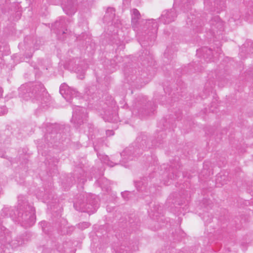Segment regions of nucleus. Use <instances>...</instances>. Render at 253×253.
I'll list each match as a JSON object with an SVG mask.
<instances>
[{
  "label": "nucleus",
  "mask_w": 253,
  "mask_h": 253,
  "mask_svg": "<svg viewBox=\"0 0 253 253\" xmlns=\"http://www.w3.org/2000/svg\"><path fill=\"white\" fill-rule=\"evenodd\" d=\"M7 112V109L5 106L0 107V115L5 114Z\"/></svg>",
  "instance_id": "obj_47"
},
{
  "label": "nucleus",
  "mask_w": 253,
  "mask_h": 253,
  "mask_svg": "<svg viewBox=\"0 0 253 253\" xmlns=\"http://www.w3.org/2000/svg\"><path fill=\"white\" fill-rule=\"evenodd\" d=\"M192 3V0H181L180 6L184 12H185L191 8Z\"/></svg>",
  "instance_id": "obj_34"
},
{
  "label": "nucleus",
  "mask_w": 253,
  "mask_h": 253,
  "mask_svg": "<svg viewBox=\"0 0 253 253\" xmlns=\"http://www.w3.org/2000/svg\"><path fill=\"white\" fill-rule=\"evenodd\" d=\"M18 202V208L15 211L4 208L2 210L1 216L8 217L9 215L13 220L21 223L26 227L32 226L36 221L34 208L26 201L22 203L19 199Z\"/></svg>",
  "instance_id": "obj_1"
},
{
  "label": "nucleus",
  "mask_w": 253,
  "mask_h": 253,
  "mask_svg": "<svg viewBox=\"0 0 253 253\" xmlns=\"http://www.w3.org/2000/svg\"><path fill=\"white\" fill-rule=\"evenodd\" d=\"M148 178L150 179V177H144L141 181H136L135 182V187L138 191H143L145 190L146 187L147 185V182L148 181Z\"/></svg>",
  "instance_id": "obj_29"
},
{
  "label": "nucleus",
  "mask_w": 253,
  "mask_h": 253,
  "mask_svg": "<svg viewBox=\"0 0 253 253\" xmlns=\"http://www.w3.org/2000/svg\"><path fill=\"white\" fill-rule=\"evenodd\" d=\"M223 180H225V175H223Z\"/></svg>",
  "instance_id": "obj_63"
},
{
  "label": "nucleus",
  "mask_w": 253,
  "mask_h": 253,
  "mask_svg": "<svg viewBox=\"0 0 253 253\" xmlns=\"http://www.w3.org/2000/svg\"><path fill=\"white\" fill-rule=\"evenodd\" d=\"M104 141V139L103 137H98L96 139V142H93V144L94 146V150L96 152H97L98 148H97V145H98L99 146L100 145H102Z\"/></svg>",
  "instance_id": "obj_38"
},
{
  "label": "nucleus",
  "mask_w": 253,
  "mask_h": 253,
  "mask_svg": "<svg viewBox=\"0 0 253 253\" xmlns=\"http://www.w3.org/2000/svg\"><path fill=\"white\" fill-rule=\"evenodd\" d=\"M177 51L176 47L173 46H168L164 52V56L168 59H171L175 57V52Z\"/></svg>",
  "instance_id": "obj_28"
},
{
  "label": "nucleus",
  "mask_w": 253,
  "mask_h": 253,
  "mask_svg": "<svg viewBox=\"0 0 253 253\" xmlns=\"http://www.w3.org/2000/svg\"><path fill=\"white\" fill-rule=\"evenodd\" d=\"M105 120L108 122L116 123L118 121V116L114 111L108 115L106 113Z\"/></svg>",
  "instance_id": "obj_33"
},
{
  "label": "nucleus",
  "mask_w": 253,
  "mask_h": 253,
  "mask_svg": "<svg viewBox=\"0 0 253 253\" xmlns=\"http://www.w3.org/2000/svg\"><path fill=\"white\" fill-rule=\"evenodd\" d=\"M90 225V224L88 222H83L82 223H80L78 225V227L81 229L84 230L85 228H87Z\"/></svg>",
  "instance_id": "obj_41"
},
{
  "label": "nucleus",
  "mask_w": 253,
  "mask_h": 253,
  "mask_svg": "<svg viewBox=\"0 0 253 253\" xmlns=\"http://www.w3.org/2000/svg\"><path fill=\"white\" fill-rule=\"evenodd\" d=\"M205 5L211 11L219 13L225 8L224 0H205Z\"/></svg>",
  "instance_id": "obj_13"
},
{
  "label": "nucleus",
  "mask_w": 253,
  "mask_h": 253,
  "mask_svg": "<svg viewBox=\"0 0 253 253\" xmlns=\"http://www.w3.org/2000/svg\"><path fill=\"white\" fill-rule=\"evenodd\" d=\"M19 96L25 100H31L33 102L41 103L42 106L48 102V95L45 92V88L41 83L25 84L18 89Z\"/></svg>",
  "instance_id": "obj_3"
},
{
  "label": "nucleus",
  "mask_w": 253,
  "mask_h": 253,
  "mask_svg": "<svg viewBox=\"0 0 253 253\" xmlns=\"http://www.w3.org/2000/svg\"><path fill=\"white\" fill-rule=\"evenodd\" d=\"M138 60L141 62L142 65L146 68L155 65L153 55L150 53V51L147 49L142 50L139 55Z\"/></svg>",
  "instance_id": "obj_15"
},
{
  "label": "nucleus",
  "mask_w": 253,
  "mask_h": 253,
  "mask_svg": "<svg viewBox=\"0 0 253 253\" xmlns=\"http://www.w3.org/2000/svg\"><path fill=\"white\" fill-rule=\"evenodd\" d=\"M134 111H137L139 114L142 115H149L152 112L153 108L152 107V102L147 101L145 97H138L133 106Z\"/></svg>",
  "instance_id": "obj_10"
},
{
  "label": "nucleus",
  "mask_w": 253,
  "mask_h": 253,
  "mask_svg": "<svg viewBox=\"0 0 253 253\" xmlns=\"http://www.w3.org/2000/svg\"><path fill=\"white\" fill-rule=\"evenodd\" d=\"M63 90V84H62L60 85V88H59V92L62 96H63V93L62 92Z\"/></svg>",
  "instance_id": "obj_53"
},
{
  "label": "nucleus",
  "mask_w": 253,
  "mask_h": 253,
  "mask_svg": "<svg viewBox=\"0 0 253 253\" xmlns=\"http://www.w3.org/2000/svg\"><path fill=\"white\" fill-rule=\"evenodd\" d=\"M150 207V211L148 212L150 213V216L156 220V222L159 223L161 221L163 222L165 219L163 215H161L162 207L158 204H156L155 203H150L149 204Z\"/></svg>",
  "instance_id": "obj_16"
},
{
  "label": "nucleus",
  "mask_w": 253,
  "mask_h": 253,
  "mask_svg": "<svg viewBox=\"0 0 253 253\" xmlns=\"http://www.w3.org/2000/svg\"><path fill=\"white\" fill-rule=\"evenodd\" d=\"M108 132H110V134H113V131L112 130H108L107 131H106V134L107 135H108Z\"/></svg>",
  "instance_id": "obj_57"
},
{
  "label": "nucleus",
  "mask_w": 253,
  "mask_h": 253,
  "mask_svg": "<svg viewBox=\"0 0 253 253\" xmlns=\"http://www.w3.org/2000/svg\"><path fill=\"white\" fill-rule=\"evenodd\" d=\"M224 184H226V181L223 182V183H221L222 185H224Z\"/></svg>",
  "instance_id": "obj_60"
},
{
  "label": "nucleus",
  "mask_w": 253,
  "mask_h": 253,
  "mask_svg": "<svg viewBox=\"0 0 253 253\" xmlns=\"http://www.w3.org/2000/svg\"><path fill=\"white\" fill-rule=\"evenodd\" d=\"M47 161L48 162L49 164H55L56 163L58 162V160L57 158H55L53 161L47 160Z\"/></svg>",
  "instance_id": "obj_51"
},
{
  "label": "nucleus",
  "mask_w": 253,
  "mask_h": 253,
  "mask_svg": "<svg viewBox=\"0 0 253 253\" xmlns=\"http://www.w3.org/2000/svg\"><path fill=\"white\" fill-rule=\"evenodd\" d=\"M140 17V14L139 11L135 8L133 9L131 13V23L134 29L137 28V23Z\"/></svg>",
  "instance_id": "obj_27"
},
{
  "label": "nucleus",
  "mask_w": 253,
  "mask_h": 253,
  "mask_svg": "<svg viewBox=\"0 0 253 253\" xmlns=\"http://www.w3.org/2000/svg\"><path fill=\"white\" fill-rule=\"evenodd\" d=\"M63 21L62 19L55 21L51 25V31L56 34L58 39H61L62 35L63 34Z\"/></svg>",
  "instance_id": "obj_22"
},
{
  "label": "nucleus",
  "mask_w": 253,
  "mask_h": 253,
  "mask_svg": "<svg viewBox=\"0 0 253 253\" xmlns=\"http://www.w3.org/2000/svg\"><path fill=\"white\" fill-rule=\"evenodd\" d=\"M166 136V132L163 130H160L158 132V136L157 138L155 139H152L151 141H154V142L157 143V146L158 144H160L163 143V140L165 138Z\"/></svg>",
  "instance_id": "obj_35"
},
{
  "label": "nucleus",
  "mask_w": 253,
  "mask_h": 253,
  "mask_svg": "<svg viewBox=\"0 0 253 253\" xmlns=\"http://www.w3.org/2000/svg\"><path fill=\"white\" fill-rule=\"evenodd\" d=\"M10 0H5V2L8 3Z\"/></svg>",
  "instance_id": "obj_62"
},
{
  "label": "nucleus",
  "mask_w": 253,
  "mask_h": 253,
  "mask_svg": "<svg viewBox=\"0 0 253 253\" xmlns=\"http://www.w3.org/2000/svg\"><path fill=\"white\" fill-rule=\"evenodd\" d=\"M202 204L205 207L209 206L211 208V200L207 199H204L203 200Z\"/></svg>",
  "instance_id": "obj_44"
},
{
  "label": "nucleus",
  "mask_w": 253,
  "mask_h": 253,
  "mask_svg": "<svg viewBox=\"0 0 253 253\" xmlns=\"http://www.w3.org/2000/svg\"><path fill=\"white\" fill-rule=\"evenodd\" d=\"M168 120L167 119H163L161 121L160 124L162 123L163 125L164 128L163 129H171L175 126V125L173 123V120H170L169 119H168Z\"/></svg>",
  "instance_id": "obj_32"
},
{
  "label": "nucleus",
  "mask_w": 253,
  "mask_h": 253,
  "mask_svg": "<svg viewBox=\"0 0 253 253\" xmlns=\"http://www.w3.org/2000/svg\"><path fill=\"white\" fill-rule=\"evenodd\" d=\"M87 127L88 129V137L89 139L93 140L96 138V134L98 135V131L94 127V126L92 124H88L87 125Z\"/></svg>",
  "instance_id": "obj_30"
},
{
  "label": "nucleus",
  "mask_w": 253,
  "mask_h": 253,
  "mask_svg": "<svg viewBox=\"0 0 253 253\" xmlns=\"http://www.w3.org/2000/svg\"><path fill=\"white\" fill-rule=\"evenodd\" d=\"M140 225L139 218L135 215L130 214L128 216L127 221L125 218H121L118 222L119 228L117 230L116 236L118 239H123L124 237L127 236L128 234L135 232L138 230ZM125 239H126L125 238Z\"/></svg>",
  "instance_id": "obj_5"
},
{
  "label": "nucleus",
  "mask_w": 253,
  "mask_h": 253,
  "mask_svg": "<svg viewBox=\"0 0 253 253\" xmlns=\"http://www.w3.org/2000/svg\"><path fill=\"white\" fill-rule=\"evenodd\" d=\"M157 143L151 141L147 134L140 133L136 137L133 145L126 148L122 152V156L125 160H133L142 154L145 151L155 147Z\"/></svg>",
  "instance_id": "obj_2"
},
{
  "label": "nucleus",
  "mask_w": 253,
  "mask_h": 253,
  "mask_svg": "<svg viewBox=\"0 0 253 253\" xmlns=\"http://www.w3.org/2000/svg\"><path fill=\"white\" fill-rule=\"evenodd\" d=\"M112 210V207H110L109 206H107V211L109 212H111Z\"/></svg>",
  "instance_id": "obj_56"
},
{
  "label": "nucleus",
  "mask_w": 253,
  "mask_h": 253,
  "mask_svg": "<svg viewBox=\"0 0 253 253\" xmlns=\"http://www.w3.org/2000/svg\"><path fill=\"white\" fill-rule=\"evenodd\" d=\"M121 153L120 155H116L111 156L112 160H110V158L108 156H105L104 160L107 161V164L109 165L110 167H113L115 165H119L121 164L123 165L125 163L128 162L129 161V160H125L123 158V157L122 156Z\"/></svg>",
  "instance_id": "obj_21"
},
{
  "label": "nucleus",
  "mask_w": 253,
  "mask_h": 253,
  "mask_svg": "<svg viewBox=\"0 0 253 253\" xmlns=\"http://www.w3.org/2000/svg\"><path fill=\"white\" fill-rule=\"evenodd\" d=\"M75 227L73 226H68L67 228L66 233L67 234H70L74 230Z\"/></svg>",
  "instance_id": "obj_48"
},
{
  "label": "nucleus",
  "mask_w": 253,
  "mask_h": 253,
  "mask_svg": "<svg viewBox=\"0 0 253 253\" xmlns=\"http://www.w3.org/2000/svg\"><path fill=\"white\" fill-rule=\"evenodd\" d=\"M73 175L74 176L72 178L67 177L66 179L68 186H71L73 182L76 181V179H77L79 182L82 184H84L86 181V173L84 169L82 166H77L76 167Z\"/></svg>",
  "instance_id": "obj_12"
},
{
  "label": "nucleus",
  "mask_w": 253,
  "mask_h": 253,
  "mask_svg": "<svg viewBox=\"0 0 253 253\" xmlns=\"http://www.w3.org/2000/svg\"><path fill=\"white\" fill-rule=\"evenodd\" d=\"M54 134L53 132H51V134L49 133V134H46L45 135L46 138L47 139V140H49V139H48L49 137H51V134Z\"/></svg>",
  "instance_id": "obj_54"
},
{
  "label": "nucleus",
  "mask_w": 253,
  "mask_h": 253,
  "mask_svg": "<svg viewBox=\"0 0 253 253\" xmlns=\"http://www.w3.org/2000/svg\"><path fill=\"white\" fill-rule=\"evenodd\" d=\"M131 0H123V4L125 8H128L130 4Z\"/></svg>",
  "instance_id": "obj_45"
},
{
  "label": "nucleus",
  "mask_w": 253,
  "mask_h": 253,
  "mask_svg": "<svg viewBox=\"0 0 253 253\" xmlns=\"http://www.w3.org/2000/svg\"><path fill=\"white\" fill-rule=\"evenodd\" d=\"M124 73L126 76H127L128 77L129 76H133V75H137V72L136 69L133 67H125Z\"/></svg>",
  "instance_id": "obj_36"
},
{
  "label": "nucleus",
  "mask_w": 253,
  "mask_h": 253,
  "mask_svg": "<svg viewBox=\"0 0 253 253\" xmlns=\"http://www.w3.org/2000/svg\"><path fill=\"white\" fill-rule=\"evenodd\" d=\"M222 177L221 175L218 176L216 178V181H219L220 182L222 180Z\"/></svg>",
  "instance_id": "obj_55"
},
{
  "label": "nucleus",
  "mask_w": 253,
  "mask_h": 253,
  "mask_svg": "<svg viewBox=\"0 0 253 253\" xmlns=\"http://www.w3.org/2000/svg\"><path fill=\"white\" fill-rule=\"evenodd\" d=\"M73 105L75 107L73 108L71 122L76 127H79L86 121L88 117L87 110L85 108L75 104Z\"/></svg>",
  "instance_id": "obj_9"
},
{
  "label": "nucleus",
  "mask_w": 253,
  "mask_h": 253,
  "mask_svg": "<svg viewBox=\"0 0 253 253\" xmlns=\"http://www.w3.org/2000/svg\"><path fill=\"white\" fill-rule=\"evenodd\" d=\"M157 99V98H155V101L156 102V100Z\"/></svg>",
  "instance_id": "obj_64"
},
{
  "label": "nucleus",
  "mask_w": 253,
  "mask_h": 253,
  "mask_svg": "<svg viewBox=\"0 0 253 253\" xmlns=\"http://www.w3.org/2000/svg\"><path fill=\"white\" fill-rule=\"evenodd\" d=\"M222 44L219 40H213V45L211 47L204 46L197 50V55L201 57L206 62H214L221 54Z\"/></svg>",
  "instance_id": "obj_7"
},
{
  "label": "nucleus",
  "mask_w": 253,
  "mask_h": 253,
  "mask_svg": "<svg viewBox=\"0 0 253 253\" xmlns=\"http://www.w3.org/2000/svg\"><path fill=\"white\" fill-rule=\"evenodd\" d=\"M177 14L174 8L165 10L163 12L160 20L164 24H169L174 21Z\"/></svg>",
  "instance_id": "obj_18"
},
{
  "label": "nucleus",
  "mask_w": 253,
  "mask_h": 253,
  "mask_svg": "<svg viewBox=\"0 0 253 253\" xmlns=\"http://www.w3.org/2000/svg\"><path fill=\"white\" fill-rule=\"evenodd\" d=\"M104 23L111 25H116L120 23V21L116 19L115 9L113 7H108L103 18Z\"/></svg>",
  "instance_id": "obj_20"
},
{
  "label": "nucleus",
  "mask_w": 253,
  "mask_h": 253,
  "mask_svg": "<svg viewBox=\"0 0 253 253\" xmlns=\"http://www.w3.org/2000/svg\"><path fill=\"white\" fill-rule=\"evenodd\" d=\"M87 68L88 65L84 61L78 58L70 59L64 64V69L80 74L81 79L84 78V74Z\"/></svg>",
  "instance_id": "obj_8"
},
{
  "label": "nucleus",
  "mask_w": 253,
  "mask_h": 253,
  "mask_svg": "<svg viewBox=\"0 0 253 253\" xmlns=\"http://www.w3.org/2000/svg\"><path fill=\"white\" fill-rule=\"evenodd\" d=\"M62 233V230L60 229L59 231V233H61V234Z\"/></svg>",
  "instance_id": "obj_61"
},
{
  "label": "nucleus",
  "mask_w": 253,
  "mask_h": 253,
  "mask_svg": "<svg viewBox=\"0 0 253 253\" xmlns=\"http://www.w3.org/2000/svg\"><path fill=\"white\" fill-rule=\"evenodd\" d=\"M170 199H169V201H170ZM169 203L171 202L174 205V206H175L176 205L181 206L183 204L182 201L177 202V201H175L174 202L172 200L171 202L169 201Z\"/></svg>",
  "instance_id": "obj_49"
},
{
  "label": "nucleus",
  "mask_w": 253,
  "mask_h": 253,
  "mask_svg": "<svg viewBox=\"0 0 253 253\" xmlns=\"http://www.w3.org/2000/svg\"><path fill=\"white\" fill-rule=\"evenodd\" d=\"M207 216L208 217V218L207 219H206V215H205L203 217V219H204L205 222L208 224V223H210L211 222L212 217H210L209 214L207 213Z\"/></svg>",
  "instance_id": "obj_46"
},
{
  "label": "nucleus",
  "mask_w": 253,
  "mask_h": 253,
  "mask_svg": "<svg viewBox=\"0 0 253 253\" xmlns=\"http://www.w3.org/2000/svg\"><path fill=\"white\" fill-rule=\"evenodd\" d=\"M180 168V166H178V168L176 167L175 169L172 167H169V173L168 175V178L170 179H176L179 177L181 172L179 169Z\"/></svg>",
  "instance_id": "obj_26"
},
{
  "label": "nucleus",
  "mask_w": 253,
  "mask_h": 253,
  "mask_svg": "<svg viewBox=\"0 0 253 253\" xmlns=\"http://www.w3.org/2000/svg\"><path fill=\"white\" fill-rule=\"evenodd\" d=\"M96 184L104 191L108 192L111 190V182L104 177H100L96 180Z\"/></svg>",
  "instance_id": "obj_24"
},
{
  "label": "nucleus",
  "mask_w": 253,
  "mask_h": 253,
  "mask_svg": "<svg viewBox=\"0 0 253 253\" xmlns=\"http://www.w3.org/2000/svg\"><path fill=\"white\" fill-rule=\"evenodd\" d=\"M236 13H237V14H236V15H234L233 14V16L231 17L229 19V22H231L232 21H236V20H239L240 19V15L239 14L238 11H236Z\"/></svg>",
  "instance_id": "obj_43"
},
{
  "label": "nucleus",
  "mask_w": 253,
  "mask_h": 253,
  "mask_svg": "<svg viewBox=\"0 0 253 253\" xmlns=\"http://www.w3.org/2000/svg\"><path fill=\"white\" fill-rule=\"evenodd\" d=\"M10 244L11 246L16 247L23 245L24 244V241L21 237H17L16 240H12Z\"/></svg>",
  "instance_id": "obj_39"
},
{
  "label": "nucleus",
  "mask_w": 253,
  "mask_h": 253,
  "mask_svg": "<svg viewBox=\"0 0 253 253\" xmlns=\"http://www.w3.org/2000/svg\"><path fill=\"white\" fill-rule=\"evenodd\" d=\"M76 250L75 249H73L70 252V253H75Z\"/></svg>",
  "instance_id": "obj_59"
},
{
  "label": "nucleus",
  "mask_w": 253,
  "mask_h": 253,
  "mask_svg": "<svg viewBox=\"0 0 253 253\" xmlns=\"http://www.w3.org/2000/svg\"><path fill=\"white\" fill-rule=\"evenodd\" d=\"M138 250V243L130 242L128 243L126 241H123L121 245L117 247L116 250V253H132L134 251Z\"/></svg>",
  "instance_id": "obj_14"
},
{
  "label": "nucleus",
  "mask_w": 253,
  "mask_h": 253,
  "mask_svg": "<svg viewBox=\"0 0 253 253\" xmlns=\"http://www.w3.org/2000/svg\"><path fill=\"white\" fill-rule=\"evenodd\" d=\"M184 233H182V234L181 235V236L180 237H179L178 236L176 237H174V239L175 240L180 241L181 239V238L184 236Z\"/></svg>",
  "instance_id": "obj_52"
},
{
  "label": "nucleus",
  "mask_w": 253,
  "mask_h": 253,
  "mask_svg": "<svg viewBox=\"0 0 253 253\" xmlns=\"http://www.w3.org/2000/svg\"><path fill=\"white\" fill-rule=\"evenodd\" d=\"M78 3L77 0H67L65 4H64V12L69 16L67 18L66 21L70 23L73 19L71 16L74 15L77 10Z\"/></svg>",
  "instance_id": "obj_17"
},
{
  "label": "nucleus",
  "mask_w": 253,
  "mask_h": 253,
  "mask_svg": "<svg viewBox=\"0 0 253 253\" xmlns=\"http://www.w3.org/2000/svg\"><path fill=\"white\" fill-rule=\"evenodd\" d=\"M80 93L75 89L70 87L67 84L64 83V99L67 102L73 103L72 100L81 98Z\"/></svg>",
  "instance_id": "obj_19"
},
{
  "label": "nucleus",
  "mask_w": 253,
  "mask_h": 253,
  "mask_svg": "<svg viewBox=\"0 0 253 253\" xmlns=\"http://www.w3.org/2000/svg\"><path fill=\"white\" fill-rule=\"evenodd\" d=\"M2 92H3V90H2V88L0 87V97H1L2 95Z\"/></svg>",
  "instance_id": "obj_58"
},
{
  "label": "nucleus",
  "mask_w": 253,
  "mask_h": 253,
  "mask_svg": "<svg viewBox=\"0 0 253 253\" xmlns=\"http://www.w3.org/2000/svg\"><path fill=\"white\" fill-rule=\"evenodd\" d=\"M158 25L155 20L151 19L145 21L143 28V33L140 37L141 46L147 47L154 44L157 37Z\"/></svg>",
  "instance_id": "obj_6"
},
{
  "label": "nucleus",
  "mask_w": 253,
  "mask_h": 253,
  "mask_svg": "<svg viewBox=\"0 0 253 253\" xmlns=\"http://www.w3.org/2000/svg\"><path fill=\"white\" fill-rule=\"evenodd\" d=\"M132 194V192L129 191H124L121 193L122 197L126 200H128L130 198L131 195Z\"/></svg>",
  "instance_id": "obj_42"
},
{
  "label": "nucleus",
  "mask_w": 253,
  "mask_h": 253,
  "mask_svg": "<svg viewBox=\"0 0 253 253\" xmlns=\"http://www.w3.org/2000/svg\"><path fill=\"white\" fill-rule=\"evenodd\" d=\"M245 16L247 20H253V4H251L250 7L246 12Z\"/></svg>",
  "instance_id": "obj_40"
},
{
  "label": "nucleus",
  "mask_w": 253,
  "mask_h": 253,
  "mask_svg": "<svg viewBox=\"0 0 253 253\" xmlns=\"http://www.w3.org/2000/svg\"><path fill=\"white\" fill-rule=\"evenodd\" d=\"M253 51V41L248 40L241 47L240 55L242 57H246V54H250Z\"/></svg>",
  "instance_id": "obj_23"
},
{
  "label": "nucleus",
  "mask_w": 253,
  "mask_h": 253,
  "mask_svg": "<svg viewBox=\"0 0 253 253\" xmlns=\"http://www.w3.org/2000/svg\"><path fill=\"white\" fill-rule=\"evenodd\" d=\"M189 67L191 69V67H193V70L195 72H201L203 70V67L199 65L198 63H197L196 62H194L192 63H190L189 65Z\"/></svg>",
  "instance_id": "obj_37"
},
{
  "label": "nucleus",
  "mask_w": 253,
  "mask_h": 253,
  "mask_svg": "<svg viewBox=\"0 0 253 253\" xmlns=\"http://www.w3.org/2000/svg\"><path fill=\"white\" fill-rule=\"evenodd\" d=\"M189 22H191V25H193L194 27L197 28H201L204 25V20L200 19L198 16H196L194 15L188 16L187 23H188Z\"/></svg>",
  "instance_id": "obj_25"
},
{
  "label": "nucleus",
  "mask_w": 253,
  "mask_h": 253,
  "mask_svg": "<svg viewBox=\"0 0 253 253\" xmlns=\"http://www.w3.org/2000/svg\"><path fill=\"white\" fill-rule=\"evenodd\" d=\"M73 206L80 212L94 213L99 207L98 198L94 195L82 193L76 195Z\"/></svg>",
  "instance_id": "obj_4"
},
{
  "label": "nucleus",
  "mask_w": 253,
  "mask_h": 253,
  "mask_svg": "<svg viewBox=\"0 0 253 253\" xmlns=\"http://www.w3.org/2000/svg\"><path fill=\"white\" fill-rule=\"evenodd\" d=\"M210 30L213 34L214 39H220V35H221L224 29V24L219 16H212L209 21Z\"/></svg>",
  "instance_id": "obj_11"
},
{
  "label": "nucleus",
  "mask_w": 253,
  "mask_h": 253,
  "mask_svg": "<svg viewBox=\"0 0 253 253\" xmlns=\"http://www.w3.org/2000/svg\"><path fill=\"white\" fill-rule=\"evenodd\" d=\"M68 26H67L66 27L64 25V41L66 40V39H67V36H65V35H68V34L70 35L71 37H73V38L75 40H79V41L83 40V38L84 37V36H87V35L85 34L82 33L81 35H80L79 37L76 38L74 35L72 34V32L70 30V28H69V29H68Z\"/></svg>",
  "instance_id": "obj_31"
},
{
  "label": "nucleus",
  "mask_w": 253,
  "mask_h": 253,
  "mask_svg": "<svg viewBox=\"0 0 253 253\" xmlns=\"http://www.w3.org/2000/svg\"><path fill=\"white\" fill-rule=\"evenodd\" d=\"M41 226H42V230L45 232V227L47 225V222L45 221H42L41 222Z\"/></svg>",
  "instance_id": "obj_50"
}]
</instances>
